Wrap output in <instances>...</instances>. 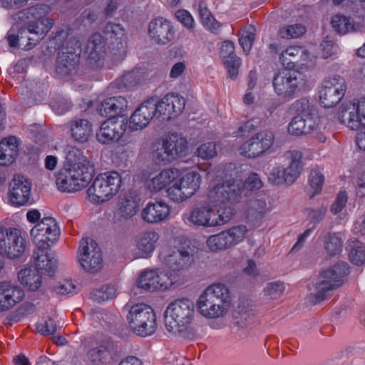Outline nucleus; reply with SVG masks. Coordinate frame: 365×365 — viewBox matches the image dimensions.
Instances as JSON below:
<instances>
[{"mask_svg": "<svg viewBox=\"0 0 365 365\" xmlns=\"http://www.w3.org/2000/svg\"><path fill=\"white\" fill-rule=\"evenodd\" d=\"M235 185H214L207 194L203 203L182 215V220L189 226L215 227L230 222L235 215L234 205L240 200Z\"/></svg>", "mask_w": 365, "mask_h": 365, "instance_id": "f257e3e1", "label": "nucleus"}, {"mask_svg": "<svg viewBox=\"0 0 365 365\" xmlns=\"http://www.w3.org/2000/svg\"><path fill=\"white\" fill-rule=\"evenodd\" d=\"M201 182V175L197 170L182 174L178 168H167L157 173H150L144 180V185L150 193L164 191L170 202L180 204L195 195L200 190Z\"/></svg>", "mask_w": 365, "mask_h": 365, "instance_id": "f03ea898", "label": "nucleus"}, {"mask_svg": "<svg viewBox=\"0 0 365 365\" xmlns=\"http://www.w3.org/2000/svg\"><path fill=\"white\" fill-rule=\"evenodd\" d=\"M195 306L187 298L175 299L170 302L165 312V326L172 334H178L185 338H190L195 334L194 322Z\"/></svg>", "mask_w": 365, "mask_h": 365, "instance_id": "7ed1b4c3", "label": "nucleus"}, {"mask_svg": "<svg viewBox=\"0 0 365 365\" xmlns=\"http://www.w3.org/2000/svg\"><path fill=\"white\" fill-rule=\"evenodd\" d=\"M188 142L182 134L167 133L156 139L150 148V158L158 165H166L187 152Z\"/></svg>", "mask_w": 365, "mask_h": 365, "instance_id": "20e7f679", "label": "nucleus"}, {"mask_svg": "<svg viewBox=\"0 0 365 365\" xmlns=\"http://www.w3.org/2000/svg\"><path fill=\"white\" fill-rule=\"evenodd\" d=\"M230 290L222 283L207 287L197 301V308L204 317H223L228 312Z\"/></svg>", "mask_w": 365, "mask_h": 365, "instance_id": "39448f33", "label": "nucleus"}, {"mask_svg": "<svg viewBox=\"0 0 365 365\" xmlns=\"http://www.w3.org/2000/svg\"><path fill=\"white\" fill-rule=\"evenodd\" d=\"M235 165L232 163L226 165H219L213 169L209 170L207 173V178L211 181L222 180V182L216 183L217 185H235L240 193V200L236 203L242 201V197L247 195V191L259 190L262 187V182L258 174L251 173L246 179L245 182L237 178H232L235 174Z\"/></svg>", "mask_w": 365, "mask_h": 365, "instance_id": "423d86ee", "label": "nucleus"}, {"mask_svg": "<svg viewBox=\"0 0 365 365\" xmlns=\"http://www.w3.org/2000/svg\"><path fill=\"white\" fill-rule=\"evenodd\" d=\"M339 122L357 133L356 143L360 150H365V96L344 105L338 113Z\"/></svg>", "mask_w": 365, "mask_h": 365, "instance_id": "0eeeda50", "label": "nucleus"}, {"mask_svg": "<svg viewBox=\"0 0 365 365\" xmlns=\"http://www.w3.org/2000/svg\"><path fill=\"white\" fill-rule=\"evenodd\" d=\"M67 31L61 30L57 31L54 37L56 45L59 48L63 46L61 52L58 53L56 61V73L61 76H66L75 71L79 63L81 42L76 38H71L64 46L62 39L68 38Z\"/></svg>", "mask_w": 365, "mask_h": 365, "instance_id": "6e6552de", "label": "nucleus"}, {"mask_svg": "<svg viewBox=\"0 0 365 365\" xmlns=\"http://www.w3.org/2000/svg\"><path fill=\"white\" fill-rule=\"evenodd\" d=\"M127 322L131 331L142 337L153 334L158 327L154 309L145 303L131 306L127 314Z\"/></svg>", "mask_w": 365, "mask_h": 365, "instance_id": "1a4fd4ad", "label": "nucleus"}, {"mask_svg": "<svg viewBox=\"0 0 365 365\" xmlns=\"http://www.w3.org/2000/svg\"><path fill=\"white\" fill-rule=\"evenodd\" d=\"M122 186V177L116 171L98 175L87 190L88 197L94 203L103 202L115 195Z\"/></svg>", "mask_w": 365, "mask_h": 365, "instance_id": "9d476101", "label": "nucleus"}, {"mask_svg": "<svg viewBox=\"0 0 365 365\" xmlns=\"http://www.w3.org/2000/svg\"><path fill=\"white\" fill-rule=\"evenodd\" d=\"M349 273V264L339 262L332 267L321 272L314 283L315 292L313 296L315 302L326 299L327 292L336 289L344 282V277Z\"/></svg>", "mask_w": 365, "mask_h": 365, "instance_id": "9b49d317", "label": "nucleus"}, {"mask_svg": "<svg viewBox=\"0 0 365 365\" xmlns=\"http://www.w3.org/2000/svg\"><path fill=\"white\" fill-rule=\"evenodd\" d=\"M65 167L70 178H73L81 190L86 187L93 178L89 160L83 155V151L76 147L69 148L66 157Z\"/></svg>", "mask_w": 365, "mask_h": 365, "instance_id": "f8f14e48", "label": "nucleus"}, {"mask_svg": "<svg viewBox=\"0 0 365 365\" xmlns=\"http://www.w3.org/2000/svg\"><path fill=\"white\" fill-rule=\"evenodd\" d=\"M302 153L299 150H289L284 155L285 160L289 162L287 168L274 167L268 174V180L273 185H291L299 176L302 169Z\"/></svg>", "mask_w": 365, "mask_h": 365, "instance_id": "ddd939ff", "label": "nucleus"}, {"mask_svg": "<svg viewBox=\"0 0 365 365\" xmlns=\"http://www.w3.org/2000/svg\"><path fill=\"white\" fill-rule=\"evenodd\" d=\"M47 6L45 5L34 6L24 9L21 12V16H24L28 19L26 26L24 28L26 29V34H34L36 36L37 42L42 39L51 29L54 24V21L52 19L46 16L45 13Z\"/></svg>", "mask_w": 365, "mask_h": 365, "instance_id": "4468645a", "label": "nucleus"}, {"mask_svg": "<svg viewBox=\"0 0 365 365\" xmlns=\"http://www.w3.org/2000/svg\"><path fill=\"white\" fill-rule=\"evenodd\" d=\"M301 73L295 70L283 68L273 78L274 92L283 99H290L299 91L304 81Z\"/></svg>", "mask_w": 365, "mask_h": 365, "instance_id": "2eb2a0df", "label": "nucleus"}, {"mask_svg": "<svg viewBox=\"0 0 365 365\" xmlns=\"http://www.w3.org/2000/svg\"><path fill=\"white\" fill-rule=\"evenodd\" d=\"M78 261L87 272L95 273L103 267V257L98 243L91 237H84L79 242Z\"/></svg>", "mask_w": 365, "mask_h": 365, "instance_id": "dca6fc26", "label": "nucleus"}, {"mask_svg": "<svg viewBox=\"0 0 365 365\" xmlns=\"http://www.w3.org/2000/svg\"><path fill=\"white\" fill-rule=\"evenodd\" d=\"M30 235L36 247L48 248L59 239L60 228L54 218L43 217L31 230Z\"/></svg>", "mask_w": 365, "mask_h": 365, "instance_id": "f3484780", "label": "nucleus"}, {"mask_svg": "<svg viewBox=\"0 0 365 365\" xmlns=\"http://www.w3.org/2000/svg\"><path fill=\"white\" fill-rule=\"evenodd\" d=\"M177 280L161 269H145L140 272L137 286L147 292L165 290Z\"/></svg>", "mask_w": 365, "mask_h": 365, "instance_id": "a211bd4d", "label": "nucleus"}, {"mask_svg": "<svg viewBox=\"0 0 365 365\" xmlns=\"http://www.w3.org/2000/svg\"><path fill=\"white\" fill-rule=\"evenodd\" d=\"M346 89L345 80L335 75L325 78L319 91L320 103L324 108L336 105L344 97Z\"/></svg>", "mask_w": 365, "mask_h": 365, "instance_id": "6ab92c4d", "label": "nucleus"}, {"mask_svg": "<svg viewBox=\"0 0 365 365\" xmlns=\"http://www.w3.org/2000/svg\"><path fill=\"white\" fill-rule=\"evenodd\" d=\"M158 259L173 272L187 269L194 261L193 255L187 250L178 248L175 251L167 245L160 248Z\"/></svg>", "mask_w": 365, "mask_h": 365, "instance_id": "aec40b11", "label": "nucleus"}, {"mask_svg": "<svg viewBox=\"0 0 365 365\" xmlns=\"http://www.w3.org/2000/svg\"><path fill=\"white\" fill-rule=\"evenodd\" d=\"M127 130V123L116 118L103 121L96 133L97 141L104 145L118 143Z\"/></svg>", "mask_w": 365, "mask_h": 365, "instance_id": "412c9836", "label": "nucleus"}, {"mask_svg": "<svg viewBox=\"0 0 365 365\" xmlns=\"http://www.w3.org/2000/svg\"><path fill=\"white\" fill-rule=\"evenodd\" d=\"M274 140V133L270 130L257 133L240 146V154L250 158L259 156L271 148Z\"/></svg>", "mask_w": 365, "mask_h": 365, "instance_id": "4be33fe9", "label": "nucleus"}, {"mask_svg": "<svg viewBox=\"0 0 365 365\" xmlns=\"http://www.w3.org/2000/svg\"><path fill=\"white\" fill-rule=\"evenodd\" d=\"M85 52L88 55L87 63L92 69L110 68L109 66L106 65V46L103 38L100 34L95 33L90 36Z\"/></svg>", "mask_w": 365, "mask_h": 365, "instance_id": "5701e85b", "label": "nucleus"}, {"mask_svg": "<svg viewBox=\"0 0 365 365\" xmlns=\"http://www.w3.org/2000/svg\"><path fill=\"white\" fill-rule=\"evenodd\" d=\"M185 98L175 93H168L158 102H155L157 118L162 117L163 120H170L179 115L185 109Z\"/></svg>", "mask_w": 365, "mask_h": 365, "instance_id": "b1692460", "label": "nucleus"}, {"mask_svg": "<svg viewBox=\"0 0 365 365\" xmlns=\"http://www.w3.org/2000/svg\"><path fill=\"white\" fill-rule=\"evenodd\" d=\"M159 240V234L152 230L142 232L136 235L134 240L135 258L148 259L151 257Z\"/></svg>", "mask_w": 365, "mask_h": 365, "instance_id": "393cba45", "label": "nucleus"}, {"mask_svg": "<svg viewBox=\"0 0 365 365\" xmlns=\"http://www.w3.org/2000/svg\"><path fill=\"white\" fill-rule=\"evenodd\" d=\"M155 101L148 100L141 103L131 114L129 128L131 131H138L146 128L152 118L157 117Z\"/></svg>", "mask_w": 365, "mask_h": 365, "instance_id": "a878e982", "label": "nucleus"}, {"mask_svg": "<svg viewBox=\"0 0 365 365\" xmlns=\"http://www.w3.org/2000/svg\"><path fill=\"white\" fill-rule=\"evenodd\" d=\"M174 34L171 22L163 17L155 18L148 24V35L158 44H168L173 39Z\"/></svg>", "mask_w": 365, "mask_h": 365, "instance_id": "bb28decb", "label": "nucleus"}, {"mask_svg": "<svg viewBox=\"0 0 365 365\" xmlns=\"http://www.w3.org/2000/svg\"><path fill=\"white\" fill-rule=\"evenodd\" d=\"M31 182L24 176L14 175L9 184V199L15 206H23L27 204L31 196Z\"/></svg>", "mask_w": 365, "mask_h": 365, "instance_id": "cd10ccee", "label": "nucleus"}, {"mask_svg": "<svg viewBox=\"0 0 365 365\" xmlns=\"http://www.w3.org/2000/svg\"><path fill=\"white\" fill-rule=\"evenodd\" d=\"M104 33L110 41V49L115 60L123 58L126 53L125 36L123 28L119 24H108Z\"/></svg>", "mask_w": 365, "mask_h": 365, "instance_id": "c85d7f7f", "label": "nucleus"}, {"mask_svg": "<svg viewBox=\"0 0 365 365\" xmlns=\"http://www.w3.org/2000/svg\"><path fill=\"white\" fill-rule=\"evenodd\" d=\"M24 291L15 283L0 282V312L14 307L24 299Z\"/></svg>", "mask_w": 365, "mask_h": 365, "instance_id": "c756f323", "label": "nucleus"}, {"mask_svg": "<svg viewBox=\"0 0 365 365\" xmlns=\"http://www.w3.org/2000/svg\"><path fill=\"white\" fill-rule=\"evenodd\" d=\"M171 207L163 200L148 202L141 211L142 219L150 224H158L168 220Z\"/></svg>", "mask_w": 365, "mask_h": 365, "instance_id": "7c9ffc66", "label": "nucleus"}, {"mask_svg": "<svg viewBox=\"0 0 365 365\" xmlns=\"http://www.w3.org/2000/svg\"><path fill=\"white\" fill-rule=\"evenodd\" d=\"M128 107V101L125 97L115 96L108 97L98 104V113L105 118H115L123 113Z\"/></svg>", "mask_w": 365, "mask_h": 365, "instance_id": "2f4dec72", "label": "nucleus"}, {"mask_svg": "<svg viewBox=\"0 0 365 365\" xmlns=\"http://www.w3.org/2000/svg\"><path fill=\"white\" fill-rule=\"evenodd\" d=\"M269 212L263 198L252 200L245 212V220L253 227H259L264 222L265 215Z\"/></svg>", "mask_w": 365, "mask_h": 365, "instance_id": "473e14b6", "label": "nucleus"}, {"mask_svg": "<svg viewBox=\"0 0 365 365\" xmlns=\"http://www.w3.org/2000/svg\"><path fill=\"white\" fill-rule=\"evenodd\" d=\"M71 138L77 143L88 142L92 135L93 125L86 118H74L68 123Z\"/></svg>", "mask_w": 365, "mask_h": 365, "instance_id": "72a5a7b5", "label": "nucleus"}, {"mask_svg": "<svg viewBox=\"0 0 365 365\" xmlns=\"http://www.w3.org/2000/svg\"><path fill=\"white\" fill-rule=\"evenodd\" d=\"M318 123L314 118L294 116L287 126L288 133L294 136H302L311 133L317 128Z\"/></svg>", "mask_w": 365, "mask_h": 365, "instance_id": "f704fd0d", "label": "nucleus"}, {"mask_svg": "<svg viewBox=\"0 0 365 365\" xmlns=\"http://www.w3.org/2000/svg\"><path fill=\"white\" fill-rule=\"evenodd\" d=\"M19 151V141L14 136L4 138L0 141V165L12 164Z\"/></svg>", "mask_w": 365, "mask_h": 365, "instance_id": "c9c22d12", "label": "nucleus"}, {"mask_svg": "<svg viewBox=\"0 0 365 365\" xmlns=\"http://www.w3.org/2000/svg\"><path fill=\"white\" fill-rule=\"evenodd\" d=\"M6 40L10 47H18L26 51L31 49L37 43L36 40L31 41L32 38L27 36L24 28L16 29L12 27L7 32Z\"/></svg>", "mask_w": 365, "mask_h": 365, "instance_id": "e433bc0d", "label": "nucleus"}, {"mask_svg": "<svg viewBox=\"0 0 365 365\" xmlns=\"http://www.w3.org/2000/svg\"><path fill=\"white\" fill-rule=\"evenodd\" d=\"M34 254V269L43 274L51 275L56 266L55 258L48 253V248H38Z\"/></svg>", "mask_w": 365, "mask_h": 365, "instance_id": "4c0bfd02", "label": "nucleus"}, {"mask_svg": "<svg viewBox=\"0 0 365 365\" xmlns=\"http://www.w3.org/2000/svg\"><path fill=\"white\" fill-rule=\"evenodd\" d=\"M42 274L43 273L31 267L21 269L18 273V278L20 283L30 291H36L42 284Z\"/></svg>", "mask_w": 365, "mask_h": 365, "instance_id": "58836bf2", "label": "nucleus"}, {"mask_svg": "<svg viewBox=\"0 0 365 365\" xmlns=\"http://www.w3.org/2000/svg\"><path fill=\"white\" fill-rule=\"evenodd\" d=\"M139 207L136 198L130 194H126L119 200L117 213L122 218L130 219L138 212Z\"/></svg>", "mask_w": 365, "mask_h": 365, "instance_id": "ea45409f", "label": "nucleus"}, {"mask_svg": "<svg viewBox=\"0 0 365 365\" xmlns=\"http://www.w3.org/2000/svg\"><path fill=\"white\" fill-rule=\"evenodd\" d=\"M292 114L303 118H314V109L312 101L307 98H301L292 103L289 108Z\"/></svg>", "mask_w": 365, "mask_h": 365, "instance_id": "a19ab883", "label": "nucleus"}, {"mask_svg": "<svg viewBox=\"0 0 365 365\" xmlns=\"http://www.w3.org/2000/svg\"><path fill=\"white\" fill-rule=\"evenodd\" d=\"M56 184L58 190L64 192H74L81 190L80 187H78V185L76 182H73V178H70L68 171L65 167L63 170L58 173Z\"/></svg>", "mask_w": 365, "mask_h": 365, "instance_id": "79ce46f5", "label": "nucleus"}, {"mask_svg": "<svg viewBox=\"0 0 365 365\" xmlns=\"http://www.w3.org/2000/svg\"><path fill=\"white\" fill-rule=\"evenodd\" d=\"M331 25L333 28L341 34H346L351 31H355L359 27V26L355 24L350 18L340 14L333 16L331 19Z\"/></svg>", "mask_w": 365, "mask_h": 365, "instance_id": "37998d69", "label": "nucleus"}, {"mask_svg": "<svg viewBox=\"0 0 365 365\" xmlns=\"http://www.w3.org/2000/svg\"><path fill=\"white\" fill-rule=\"evenodd\" d=\"M230 247L242 242L248 233V229L245 225H235L225 230Z\"/></svg>", "mask_w": 365, "mask_h": 365, "instance_id": "c03bdc74", "label": "nucleus"}, {"mask_svg": "<svg viewBox=\"0 0 365 365\" xmlns=\"http://www.w3.org/2000/svg\"><path fill=\"white\" fill-rule=\"evenodd\" d=\"M198 9L202 24L212 32H216L220 29V24L214 19L205 2L199 3Z\"/></svg>", "mask_w": 365, "mask_h": 365, "instance_id": "a18cd8bd", "label": "nucleus"}, {"mask_svg": "<svg viewBox=\"0 0 365 365\" xmlns=\"http://www.w3.org/2000/svg\"><path fill=\"white\" fill-rule=\"evenodd\" d=\"M208 248L212 252L231 247L225 231L210 236L206 241Z\"/></svg>", "mask_w": 365, "mask_h": 365, "instance_id": "49530a36", "label": "nucleus"}, {"mask_svg": "<svg viewBox=\"0 0 365 365\" xmlns=\"http://www.w3.org/2000/svg\"><path fill=\"white\" fill-rule=\"evenodd\" d=\"M324 248L330 256L339 254L342 250V240L340 235L339 233L328 234L324 242Z\"/></svg>", "mask_w": 365, "mask_h": 365, "instance_id": "de8ad7c7", "label": "nucleus"}, {"mask_svg": "<svg viewBox=\"0 0 365 365\" xmlns=\"http://www.w3.org/2000/svg\"><path fill=\"white\" fill-rule=\"evenodd\" d=\"M255 36V29L252 26H248L240 33L239 43L246 54L249 53L251 50Z\"/></svg>", "mask_w": 365, "mask_h": 365, "instance_id": "09e8293b", "label": "nucleus"}, {"mask_svg": "<svg viewBox=\"0 0 365 365\" xmlns=\"http://www.w3.org/2000/svg\"><path fill=\"white\" fill-rule=\"evenodd\" d=\"M306 32L305 27L299 24L282 27L279 31V35L282 38L290 39L302 36Z\"/></svg>", "mask_w": 365, "mask_h": 365, "instance_id": "8fccbe9b", "label": "nucleus"}, {"mask_svg": "<svg viewBox=\"0 0 365 365\" xmlns=\"http://www.w3.org/2000/svg\"><path fill=\"white\" fill-rule=\"evenodd\" d=\"M140 78L137 71H132L124 73L116 80V85L119 89H128L136 86Z\"/></svg>", "mask_w": 365, "mask_h": 365, "instance_id": "3c124183", "label": "nucleus"}, {"mask_svg": "<svg viewBox=\"0 0 365 365\" xmlns=\"http://www.w3.org/2000/svg\"><path fill=\"white\" fill-rule=\"evenodd\" d=\"M92 298L98 303L113 299L116 294V288L114 285L108 284L101 289L93 292Z\"/></svg>", "mask_w": 365, "mask_h": 365, "instance_id": "603ef678", "label": "nucleus"}, {"mask_svg": "<svg viewBox=\"0 0 365 365\" xmlns=\"http://www.w3.org/2000/svg\"><path fill=\"white\" fill-rule=\"evenodd\" d=\"M285 287L283 282L277 281L268 283L264 288V295L268 299H277L284 293Z\"/></svg>", "mask_w": 365, "mask_h": 365, "instance_id": "864d4df0", "label": "nucleus"}, {"mask_svg": "<svg viewBox=\"0 0 365 365\" xmlns=\"http://www.w3.org/2000/svg\"><path fill=\"white\" fill-rule=\"evenodd\" d=\"M324 182V176L320 170L319 169L312 170L309 177V182L314 193L317 194L322 190Z\"/></svg>", "mask_w": 365, "mask_h": 365, "instance_id": "5fc2aeb1", "label": "nucleus"}, {"mask_svg": "<svg viewBox=\"0 0 365 365\" xmlns=\"http://www.w3.org/2000/svg\"><path fill=\"white\" fill-rule=\"evenodd\" d=\"M109 356L110 351L104 346L95 348L88 351L89 359L96 364L104 363Z\"/></svg>", "mask_w": 365, "mask_h": 365, "instance_id": "6e6d98bb", "label": "nucleus"}, {"mask_svg": "<svg viewBox=\"0 0 365 365\" xmlns=\"http://www.w3.org/2000/svg\"><path fill=\"white\" fill-rule=\"evenodd\" d=\"M196 153L202 159L213 158L217 155L216 145L212 142L203 143L197 148Z\"/></svg>", "mask_w": 365, "mask_h": 365, "instance_id": "4d7b16f0", "label": "nucleus"}, {"mask_svg": "<svg viewBox=\"0 0 365 365\" xmlns=\"http://www.w3.org/2000/svg\"><path fill=\"white\" fill-rule=\"evenodd\" d=\"M220 54L223 63L230 62L229 61L238 58L235 53L234 43L230 41H225L222 43Z\"/></svg>", "mask_w": 365, "mask_h": 365, "instance_id": "13d9d810", "label": "nucleus"}, {"mask_svg": "<svg viewBox=\"0 0 365 365\" xmlns=\"http://www.w3.org/2000/svg\"><path fill=\"white\" fill-rule=\"evenodd\" d=\"M37 331L43 335H51L56 331V324L53 319L48 318L36 324Z\"/></svg>", "mask_w": 365, "mask_h": 365, "instance_id": "bf43d9fd", "label": "nucleus"}, {"mask_svg": "<svg viewBox=\"0 0 365 365\" xmlns=\"http://www.w3.org/2000/svg\"><path fill=\"white\" fill-rule=\"evenodd\" d=\"M55 291L61 295L75 294L77 292V287L72 280L63 279L55 287Z\"/></svg>", "mask_w": 365, "mask_h": 365, "instance_id": "052dcab7", "label": "nucleus"}, {"mask_svg": "<svg viewBox=\"0 0 365 365\" xmlns=\"http://www.w3.org/2000/svg\"><path fill=\"white\" fill-rule=\"evenodd\" d=\"M300 53H302V49L298 46H289L285 51H282L279 56V60L283 65H289L293 63L292 59H289L288 56L293 58H296Z\"/></svg>", "mask_w": 365, "mask_h": 365, "instance_id": "680f3d73", "label": "nucleus"}, {"mask_svg": "<svg viewBox=\"0 0 365 365\" xmlns=\"http://www.w3.org/2000/svg\"><path fill=\"white\" fill-rule=\"evenodd\" d=\"M349 259L351 262L356 265L365 263V247L356 246L349 253Z\"/></svg>", "mask_w": 365, "mask_h": 365, "instance_id": "e2e57ef3", "label": "nucleus"}, {"mask_svg": "<svg viewBox=\"0 0 365 365\" xmlns=\"http://www.w3.org/2000/svg\"><path fill=\"white\" fill-rule=\"evenodd\" d=\"M347 197V193L346 191H340L331 205V212L334 215L340 212L346 203Z\"/></svg>", "mask_w": 365, "mask_h": 365, "instance_id": "0e129e2a", "label": "nucleus"}, {"mask_svg": "<svg viewBox=\"0 0 365 365\" xmlns=\"http://www.w3.org/2000/svg\"><path fill=\"white\" fill-rule=\"evenodd\" d=\"M175 17L187 29H192L194 26V19L189 11L185 9H180L175 12Z\"/></svg>", "mask_w": 365, "mask_h": 365, "instance_id": "69168bd1", "label": "nucleus"}, {"mask_svg": "<svg viewBox=\"0 0 365 365\" xmlns=\"http://www.w3.org/2000/svg\"><path fill=\"white\" fill-rule=\"evenodd\" d=\"M230 62H224V64L225 65L228 74L231 78H237L238 75V70L239 67L241 64L240 59L235 58L231 61H229Z\"/></svg>", "mask_w": 365, "mask_h": 365, "instance_id": "338daca9", "label": "nucleus"}, {"mask_svg": "<svg viewBox=\"0 0 365 365\" xmlns=\"http://www.w3.org/2000/svg\"><path fill=\"white\" fill-rule=\"evenodd\" d=\"M185 69L186 65L185 62H178L172 66L170 77L172 78H178L185 72Z\"/></svg>", "mask_w": 365, "mask_h": 365, "instance_id": "774afa93", "label": "nucleus"}]
</instances>
